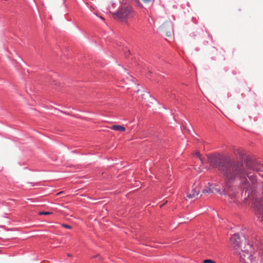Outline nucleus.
I'll list each match as a JSON object with an SVG mask.
<instances>
[{
	"instance_id": "20e7f679",
	"label": "nucleus",
	"mask_w": 263,
	"mask_h": 263,
	"mask_svg": "<svg viewBox=\"0 0 263 263\" xmlns=\"http://www.w3.org/2000/svg\"><path fill=\"white\" fill-rule=\"evenodd\" d=\"M116 17L122 21L134 17L135 12L130 6L121 7L115 14Z\"/></svg>"
},
{
	"instance_id": "dca6fc26",
	"label": "nucleus",
	"mask_w": 263,
	"mask_h": 263,
	"mask_svg": "<svg viewBox=\"0 0 263 263\" xmlns=\"http://www.w3.org/2000/svg\"><path fill=\"white\" fill-rule=\"evenodd\" d=\"M67 256H68V257H71V256H72V255H71V254L68 253V254H67Z\"/></svg>"
},
{
	"instance_id": "423d86ee",
	"label": "nucleus",
	"mask_w": 263,
	"mask_h": 263,
	"mask_svg": "<svg viewBox=\"0 0 263 263\" xmlns=\"http://www.w3.org/2000/svg\"><path fill=\"white\" fill-rule=\"evenodd\" d=\"M203 193H219L222 194V193L221 191L220 188L218 187L217 185L211 184L210 183H208V186L206 188L203 190Z\"/></svg>"
},
{
	"instance_id": "9b49d317",
	"label": "nucleus",
	"mask_w": 263,
	"mask_h": 263,
	"mask_svg": "<svg viewBox=\"0 0 263 263\" xmlns=\"http://www.w3.org/2000/svg\"><path fill=\"white\" fill-rule=\"evenodd\" d=\"M194 155L195 157H196L197 158H198L199 159L200 162H201V163L203 164V161H202V159L200 157V154L199 152H196V153H195L194 154Z\"/></svg>"
},
{
	"instance_id": "4468645a",
	"label": "nucleus",
	"mask_w": 263,
	"mask_h": 263,
	"mask_svg": "<svg viewBox=\"0 0 263 263\" xmlns=\"http://www.w3.org/2000/svg\"><path fill=\"white\" fill-rule=\"evenodd\" d=\"M62 227L67 229H71V227L69 225L66 224H63Z\"/></svg>"
},
{
	"instance_id": "a211bd4d",
	"label": "nucleus",
	"mask_w": 263,
	"mask_h": 263,
	"mask_svg": "<svg viewBox=\"0 0 263 263\" xmlns=\"http://www.w3.org/2000/svg\"><path fill=\"white\" fill-rule=\"evenodd\" d=\"M230 202H235V201L234 200H231Z\"/></svg>"
},
{
	"instance_id": "39448f33",
	"label": "nucleus",
	"mask_w": 263,
	"mask_h": 263,
	"mask_svg": "<svg viewBox=\"0 0 263 263\" xmlns=\"http://www.w3.org/2000/svg\"><path fill=\"white\" fill-rule=\"evenodd\" d=\"M246 167L248 169L253 170L258 172H263V165H260L256 161H248L246 164Z\"/></svg>"
},
{
	"instance_id": "f8f14e48",
	"label": "nucleus",
	"mask_w": 263,
	"mask_h": 263,
	"mask_svg": "<svg viewBox=\"0 0 263 263\" xmlns=\"http://www.w3.org/2000/svg\"><path fill=\"white\" fill-rule=\"evenodd\" d=\"M51 214H52L51 212H40L39 213V214L40 215H50Z\"/></svg>"
},
{
	"instance_id": "0eeeda50",
	"label": "nucleus",
	"mask_w": 263,
	"mask_h": 263,
	"mask_svg": "<svg viewBox=\"0 0 263 263\" xmlns=\"http://www.w3.org/2000/svg\"><path fill=\"white\" fill-rule=\"evenodd\" d=\"M239 239L240 237L238 234H235L231 238V240L232 242V247L237 251H238L239 248Z\"/></svg>"
},
{
	"instance_id": "9d476101",
	"label": "nucleus",
	"mask_w": 263,
	"mask_h": 263,
	"mask_svg": "<svg viewBox=\"0 0 263 263\" xmlns=\"http://www.w3.org/2000/svg\"><path fill=\"white\" fill-rule=\"evenodd\" d=\"M110 128L114 130L120 131V132H124L125 131V128L124 126L120 125H112Z\"/></svg>"
},
{
	"instance_id": "6e6552de",
	"label": "nucleus",
	"mask_w": 263,
	"mask_h": 263,
	"mask_svg": "<svg viewBox=\"0 0 263 263\" xmlns=\"http://www.w3.org/2000/svg\"><path fill=\"white\" fill-rule=\"evenodd\" d=\"M200 192V189L198 186H196L194 187L191 192H189L187 194V197L189 199H193L196 198L199 194Z\"/></svg>"
},
{
	"instance_id": "f3484780",
	"label": "nucleus",
	"mask_w": 263,
	"mask_h": 263,
	"mask_svg": "<svg viewBox=\"0 0 263 263\" xmlns=\"http://www.w3.org/2000/svg\"><path fill=\"white\" fill-rule=\"evenodd\" d=\"M99 257V255H96V256H93V257Z\"/></svg>"
},
{
	"instance_id": "f257e3e1",
	"label": "nucleus",
	"mask_w": 263,
	"mask_h": 263,
	"mask_svg": "<svg viewBox=\"0 0 263 263\" xmlns=\"http://www.w3.org/2000/svg\"><path fill=\"white\" fill-rule=\"evenodd\" d=\"M207 157L210 165L214 168H217L224 176L226 187H224L223 192L224 194H229L227 187H230L229 183L233 182L237 176L243 174L241 163L219 154L209 155Z\"/></svg>"
},
{
	"instance_id": "7ed1b4c3",
	"label": "nucleus",
	"mask_w": 263,
	"mask_h": 263,
	"mask_svg": "<svg viewBox=\"0 0 263 263\" xmlns=\"http://www.w3.org/2000/svg\"><path fill=\"white\" fill-rule=\"evenodd\" d=\"M239 255L240 263H255V259L253 257L251 252V246L249 243L241 248L240 251H237Z\"/></svg>"
},
{
	"instance_id": "f03ea898",
	"label": "nucleus",
	"mask_w": 263,
	"mask_h": 263,
	"mask_svg": "<svg viewBox=\"0 0 263 263\" xmlns=\"http://www.w3.org/2000/svg\"><path fill=\"white\" fill-rule=\"evenodd\" d=\"M242 165V171L243 172V174L242 175H238L236 177H240L241 178V186L242 188V194L245 196V199H247V198L250 197L253 193V190L252 187L250 186L249 182L248 181L247 178L245 177L246 175L248 176L249 179L252 182V183L253 184L255 182L256 179V177L254 175H251V173L247 172V170H248L245 166V168L243 166V165Z\"/></svg>"
},
{
	"instance_id": "2eb2a0df",
	"label": "nucleus",
	"mask_w": 263,
	"mask_h": 263,
	"mask_svg": "<svg viewBox=\"0 0 263 263\" xmlns=\"http://www.w3.org/2000/svg\"><path fill=\"white\" fill-rule=\"evenodd\" d=\"M63 192H64L63 191L60 192H59L58 193H57V195H61V194H62Z\"/></svg>"
},
{
	"instance_id": "6ab92c4d",
	"label": "nucleus",
	"mask_w": 263,
	"mask_h": 263,
	"mask_svg": "<svg viewBox=\"0 0 263 263\" xmlns=\"http://www.w3.org/2000/svg\"><path fill=\"white\" fill-rule=\"evenodd\" d=\"M100 18H101V19H102V20H104V18L103 17H102V16H101V17H100Z\"/></svg>"
},
{
	"instance_id": "1a4fd4ad",
	"label": "nucleus",
	"mask_w": 263,
	"mask_h": 263,
	"mask_svg": "<svg viewBox=\"0 0 263 263\" xmlns=\"http://www.w3.org/2000/svg\"><path fill=\"white\" fill-rule=\"evenodd\" d=\"M253 204L258 211L263 210V200L257 199L254 201Z\"/></svg>"
},
{
	"instance_id": "ddd939ff",
	"label": "nucleus",
	"mask_w": 263,
	"mask_h": 263,
	"mask_svg": "<svg viewBox=\"0 0 263 263\" xmlns=\"http://www.w3.org/2000/svg\"><path fill=\"white\" fill-rule=\"evenodd\" d=\"M203 263H215V261L210 259H205L203 260Z\"/></svg>"
},
{
	"instance_id": "aec40b11",
	"label": "nucleus",
	"mask_w": 263,
	"mask_h": 263,
	"mask_svg": "<svg viewBox=\"0 0 263 263\" xmlns=\"http://www.w3.org/2000/svg\"><path fill=\"white\" fill-rule=\"evenodd\" d=\"M263 177V175H261Z\"/></svg>"
}]
</instances>
